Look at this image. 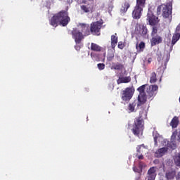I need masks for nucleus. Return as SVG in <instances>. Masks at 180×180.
Masks as SVG:
<instances>
[{"mask_svg": "<svg viewBox=\"0 0 180 180\" xmlns=\"http://www.w3.org/2000/svg\"><path fill=\"white\" fill-rule=\"evenodd\" d=\"M71 22V18L68 15V11L66 10H62L58 13L53 15L49 20V25L53 27H57V26H63L65 27Z\"/></svg>", "mask_w": 180, "mask_h": 180, "instance_id": "obj_1", "label": "nucleus"}, {"mask_svg": "<svg viewBox=\"0 0 180 180\" xmlns=\"http://www.w3.org/2000/svg\"><path fill=\"white\" fill-rule=\"evenodd\" d=\"M146 119H147V110H141L139 112V116L135 118L134 127L131 129L134 136L139 137L140 134H143L144 120H146Z\"/></svg>", "mask_w": 180, "mask_h": 180, "instance_id": "obj_2", "label": "nucleus"}, {"mask_svg": "<svg viewBox=\"0 0 180 180\" xmlns=\"http://www.w3.org/2000/svg\"><path fill=\"white\" fill-rule=\"evenodd\" d=\"M146 20L149 26H152L151 36L157 34L158 32V27H160V18L154 15L153 11H148L146 15Z\"/></svg>", "mask_w": 180, "mask_h": 180, "instance_id": "obj_3", "label": "nucleus"}, {"mask_svg": "<svg viewBox=\"0 0 180 180\" xmlns=\"http://www.w3.org/2000/svg\"><path fill=\"white\" fill-rule=\"evenodd\" d=\"M163 18H169V16H172V3L169 2L166 4H161L160 6H158L157 8V13L158 15H161Z\"/></svg>", "mask_w": 180, "mask_h": 180, "instance_id": "obj_4", "label": "nucleus"}, {"mask_svg": "<svg viewBox=\"0 0 180 180\" xmlns=\"http://www.w3.org/2000/svg\"><path fill=\"white\" fill-rule=\"evenodd\" d=\"M147 0H136V4L132 11V18L134 19H140L141 18V13H143V9L146 8V1Z\"/></svg>", "mask_w": 180, "mask_h": 180, "instance_id": "obj_5", "label": "nucleus"}, {"mask_svg": "<svg viewBox=\"0 0 180 180\" xmlns=\"http://www.w3.org/2000/svg\"><path fill=\"white\" fill-rule=\"evenodd\" d=\"M166 146L167 147L161 148L155 152V157L161 158V157L165 155V153H167L168 148H172V150L176 148V145L172 142H169V141H167Z\"/></svg>", "mask_w": 180, "mask_h": 180, "instance_id": "obj_6", "label": "nucleus"}, {"mask_svg": "<svg viewBox=\"0 0 180 180\" xmlns=\"http://www.w3.org/2000/svg\"><path fill=\"white\" fill-rule=\"evenodd\" d=\"M103 25V20L99 21L93 22L90 25L91 33L94 36H101V30Z\"/></svg>", "mask_w": 180, "mask_h": 180, "instance_id": "obj_7", "label": "nucleus"}, {"mask_svg": "<svg viewBox=\"0 0 180 180\" xmlns=\"http://www.w3.org/2000/svg\"><path fill=\"white\" fill-rule=\"evenodd\" d=\"M158 92V86L157 85H150L146 87V95L147 96L148 99H151L157 95Z\"/></svg>", "mask_w": 180, "mask_h": 180, "instance_id": "obj_8", "label": "nucleus"}, {"mask_svg": "<svg viewBox=\"0 0 180 180\" xmlns=\"http://www.w3.org/2000/svg\"><path fill=\"white\" fill-rule=\"evenodd\" d=\"M134 94V90L130 87L126 88L122 94V99L125 102H127L133 98V95Z\"/></svg>", "mask_w": 180, "mask_h": 180, "instance_id": "obj_9", "label": "nucleus"}, {"mask_svg": "<svg viewBox=\"0 0 180 180\" xmlns=\"http://www.w3.org/2000/svg\"><path fill=\"white\" fill-rule=\"evenodd\" d=\"M72 36L77 44H79L82 39H84V34L77 28L73 29V30L72 31Z\"/></svg>", "mask_w": 180, "mask_h": 180, "instance_id": "obj_10", "label": "nucleus"}, {"mask_svg": "<svg viewBox=\"0 0 180 180\" xmlns=\"http://www.w3.org/2000/svg\"><path fill=\"white\" fill-rule=\"evenodd\" d=\"M82 3L84 4V5L80 6L82 11H84L85 13H88L92 11V8L94 4L92 1H89L88 0H83Z\"/></svg>", "mask_w": 180, "mask_h": 180, "instance_id": "obj_11", "label": "nucleus"}, {"mask_svg": "<svg viewBox=\"0 0 180 180\" xmlns=\"http://www.w3.org/2000/svg\"><path fill=\"white\" fill-rule=\"evenodd\" d=\"M79 26L82 33L84 34V36H89V34H91V25H89V24L79 23Z\"/></svg>", "mask_w": 180, "mask_h": 180, "instance_id": "obj_12", "label": "nucleus"}, {"mask_svg": "<svg viewBox=\"0 0 180 180\" xmlns=\"http://www.w3.org/2000/svg\"><path fill=\"white\" fill-rule=\"evenodd\" d=\"M136 32L140 36H142V37H146L148 33V30L147 29V26L144 24H139L136 29Z\"/></svg>", "mask_w": 180, "mask_h": 180, "instance_id": "obj_13", "label": "nucleus"}, {"mask_svg": "<svg viewBox=\"0 0 180 180\" xmlns=\"http://www.w3.org/2000/svg\"><path fill=\"white\" fill-rule=\"evenodd\" d=\"M151 46H157V44H160L162 43V37L160 35L154 34L152 36V39H150Z\"/></svg>", "mask_w": 180, "mask_h": 180, "instance_id": "obj_14", "label": "nucleus"}, {"mask_svg": "<svg viewBox=\"0 0 180 180\" xmlns=\"http://www.w3.org/2000/svg\"><path fill=\"white\" fill-rule=\"evenodd\" d=\"M147 99H148V97H147L146 94H139L138 96L137 107L139 108V106L144 105L147 102Z\"/></svg>", "mask_w": 180, "mask_h": 180, "instance_id": "obj_15", "label": "nucleus"}, {"mask_svg": "<svg viewBox=\"0 0 180 180\" xmlns=\"http://www.w3.org/2000/svg\"><path fill=\"white\" fill-rule=\"evenodd\" d=\"M111 70H115L116 71H123V70H124V65L119 62L116 63H112L111 65Z\"/></svg>", "mask_w": 180, "mask_h": 180, "instance_id": "obj_16", "label": "nucleus"}, {"mask_svg": "<svg viewBox=\"0 0 180 180\" xmlns=\"http://www.w3.org/2000/svg\"><path fill=\"white\" fill-rule=\"evenodd\" d=\"M91 51H96V53H101V51H105V49L102 48V46L95 44H91Z\"/></svg>", "mask_w": 180, "mask_h": 180, "instance_id": "obj_17", "label": "nucleus"}, {"mask_svg": "<svg viewBox=\"0 0 180 180\" xmlns=\"http://www.w3.org/2000/svg\"><path fill=\"white\" fill-rule=\"evenodd\" d=\"M119 38L117 36V34L111 35V47L112 50H115L116 46H117V41Z\"/></svg>", "mask_w": 180, "mask_h": 180, "instance_id": "obj_18", "label": "nucleus"}, {"mask_svg": "<svg viewBox=\"0 0 180 180\" xmlns=\"http://www.w3.org/2000/svg\"><path fill=\"white\" fill-rule=\"evenodd\" d=\"M131 81V77L130 76L128 77H119V79L117 80V84H128V82H130Z\"/></svg>", "mask_w": 180, "mask_h": 180, "instance_id": "obj_19", "label": "nucleus"}, {"mask_svg": "<svg viewBox=\"0 0 180 180\" xmlns=\"http://www.w3.org/2000/svg\"><path fill=\"white\" fill-rule=\"evenodd\" d=\"M178 124H179V118L175 116L170 122V126L172 127V129H176V127H178Z\"/></svg>", "mask_w": 180, "mask_h": 180, "instance_id": "obj_20", "label": "nucleus"}, {"mask_svg": "<svg viewBox=\"0 0 180 180\" xmlns=\"http://www.w3.org/2000/svg\"><path fill=\"white\" fill-rule=\"evenodd\" d=\"M129 8H130V3L129 1H124L122 5L120 12L122 13H126L129 10Z\"/></svg>", "mask_w": 180, "mask_h": 180, "instance_id": "obj_21", "label": "nucleus"}, {"mask_svg": "<svg viewBox=\"0 0 180 180\" xmlns=\"http://www.w3.org/2000/svg\"><path fill=\"white\" fill-rule=\"evenodd\" d=\"M136 49L137 50V53H141L144 51V49H146V43L141 41L139 44H136Z\"/></svg>", "mask_w": 180, "mask_h": 180, "instance_id": "obj_22", "label": "nucleus"}, {"mask_svg": "<svg viewBox=\"0 0 180 180\" xmlns=\"http://www.w3.org/2000/svg\"><path fill=\"white\" fill-rule=\"evenodd\" d=\"M176 175V172L174 170L166 172L167 179H174Z\"/></svg>", "mask_w": 180, "mask_h": 180, "instance_id": "obj_23", "label": "nucleus"}, {"mask_svg": "<svg viewBox=\"0 0 180 180\" xmlns=\"http://www.w3.org/2000/svg\"><path fill=\"white\" fill-rule=\"evenodd\" d=\"M174 163L176 167H179V168H180V153L174 156Z\"/></svg>", "mask_w": 180, "mask_h": 180, "instance_id": "obj_24", "label": "nucleus"}, {"mask_svg": "<svg viewBox=\"0 0 180 180\" xmlns=\"http://www.w3.org/2000/svg\"><path fill=\"white\" fill-rule=\"evenodd\" d=\"M180 39V33L179 32H176L173 37H172V44L174 46L178 40Z\"/></svg>", "mask_w": 180, "mask_h": 180, "instance_id": "obj_25", "label": "nucleus"}, {"mask_svg": "<svg viewBox=\"0 0 180 180\" xmlns=\"http://www.w3.org/2000/svg\"><path fill=\"white\" fill-rule=\"evenodd\" d=\"M148 86L147 84H143L141 86H139L137 89V91L139 92V95H145L146 94V87Z\"/></svg>", "mask_w": 180, "mask_h": 180, "instance_id": "obj_26", "label": "nucleus"}, {"mask_svg": "<svg viewBox=\"0 0 180 180\" xmlns=\"http://www.w3.org/2000/svg\"><path fill=\"white\" fill-rule=\"evenodd\" d=\"M155 82H157V74L155 73V72H153L150 74V84H155Z\"/></svg>", "mask_w": 180, "mask_h": 180, "instance_id": "obj_27", "label": "nucleus"}, {"mask_svg": "<svg viewBox=\"0 0 180 180\" xmlns=\"http://www.w3.org/2000/svg\"><path fill=\"white\" fill-rule=\"evenodd\" d=\"M113 58H115V53L112 51H109L107 54V60L113 61Z\"/></svg>", "mask_w": 180, "mask_h": 180, "instance_id": "obj_28", "label": "nucleus"}, {"mask_svg": "<svg viewBox=\"0 0 180 180\" xmlns=\"http://www.w3.org/2000/svg\"><path fill=\"white\" fill-rule=\"evenodd\" d=\"M135 108H136V102L129 104L128 109L129 112H134Z\"/></svg>", "mask_w": 180, "mask_h": 180, "instance_id": "obj_29", "label": "nucleus"}, {"mask_svg": "<svg viewBox=\"0 0 180 180\" xmlns=\"http://www.w3.org/2000/svg\"><path fill=\"white\" fill-rule=\"evenodd\" d=\"M169 57H170L169 53L166 52L164 53L162 60H166V63H167L168 61H169Z\"/></svg>", "mask_w": 180, "mask_h": 180, "instance_id": "obj_30", "label": "nucleus"}, {"mask_svg": "<svg viewBox=\"0 0 180 180\" xmlns=\"http://www.w3.org/2000/svg\"><path fill=\"white\" fill-rule=\"evenodd\" d=\"M158 141H160V136L156 135L154 136V143H155V146H156V147L158 146Z\"/></svg>", "mask_w": 180, "mask_h": 180, "instance_id": "obj_31", "label": "nucleus"}, {"mask_svg": "<svg viewBox=\"0 0 180 180\" xmlns=\"http://www.w3.org/2000/svg\"><path fill=\"white\" fill-rule=\"evenodd\" d=\"M97 67L100 71H102V70H105V64L104 63H98L97 64Z\"/></svg>", "mask_w": 180, "mask_h": 180, "instance_id": "obj_32", "label": "nucleus"}, {"mask_svg": "<svg viewBox=\"0 0 180 180\" xmlns=\"http://www.w3.org/2000/svg\"><path fill=\"white\" fill-rule=\"evenodd\" d=\"M118 49L120 50H123V49H124V43H123V41L118 42Z\"/></svg>", "mask_w": 180, "mask_h": 180, "instance_id": "obj_33", "label": "nucleus"}, {"mask_svg": "<svg viewBox=\"0 0 180 180\" xmlns=\"http://www.w3.org/2000/svg\"><path fill=\"white\" fill-rule=\"evenodd\" d=\"M133 171L134 172H138V174H140V172H141V169H140L139 168H138L137 167L134 166L133 167Z\"/></svg>", "mask_w": 180, "mask_h": 180, "instance_id": "obj_34", "label": "nucleus"}, {"mask_svg": "<svg viewBox=\"0 0 180 180\" xmlns=\"http://www.w3.org/2000/svg\"><path fill=\"white\" fill-rule=\"evenodd\" d=\"M141 146H144V144L143 145H139L137 147H136V151L137 153H139V154L141 153V150H140L141 149Z\"/></svg>", "mask_w": 180, "mask_h": 180, "instance_id": "obj_35", "label": "nucleus"}, {"mask_svg": "<svg viewBox=\"0 0 180 180\" xmlns=\"http://www.w3.org/2000/svg\"><path fill=\"white\" fill-rule=\"evenodd\" d=\"M176 32L180 33V23L178 25V26L176 28Z\"/></svg>", "mask_w": 180, "mask_h": 180, "instance_id": "obj_36", "label": "nucleus"}, {"mask_svg": "<svg viewBox=\"0 0 180 180\" xmlns=\"http://www.w3.org/2000/svg\"><path fill=\"white\" fill-rule=\"evenodd\" d=\"M75 49L77 51H79V50H81V47H80L79 46H75Z\"/></svg>", "mask_w": 180, "mask_h": 180, "instance_id": "obj_37", "label": "nucleus"}, {"mask_svg": "<svg viewBox=\"0 0 180 180\" xmlns=\"http://www.w3.org/2000/svg\"><path fill=\"white\" fill-rule=\"evenodd\" d=\"M139 160H143L144 159V156H143V155H140L139 156H138Z\"/></svg>", "mask_w": 180, "mask_h": 180, "instance_id": "obj_38", "label": "nucleus"}, {"mask_svg": "<svg viewBox=\"0 0 180 180\" xmlns=\"http://www.w3.org/2000/svg\"><path fill=\"white\" fill-rule=\"evenodd\" d=\"M68 4H72V0H67Z\"/></svg>", "mask_w": 180, "mask_h": 180, "instance_id": "obj_39", "label": "nucleus"}]
</instances>
